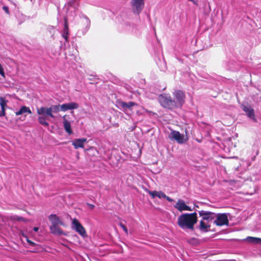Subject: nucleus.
Segmentation results:
<instances>
[{
    "mask_svg": "<svg viewBox=\"0 0 261 261\" xmlns=\"http://www.w3.org/2000/svg\"><path fill=\"white\" fill-rule=\"evenodd\" d=\"M87 142L86 138L76 139L72 142V145L75 149L84 148V144Z\"/></svg>",
    "mask_w": 261,
    "mask_h": 261,
    "instance_id": "nucleus-13",
    "label": "nucleus"
},
{
    "mask_svg": "<svg viewBox=\"0 0 261 261\" xmlns=\"http://www.w3.org/2000/svg\"><path fill=\"white\" fill-rule=\"evenodd\" d=\"M198 213L199 216L202 217L201 220H205L207 221V222L211 221L212 220L214 219L215 217V214L210 211L201 210L199 211Z\"/></svg>",
    "mask_w": 261,
    "mask_h": 261,
    "instance_id": "nucleus-8",
    "label": "nucleus"
},
{
    "mask_svg": "<svg viewBox=\"0 0 261 261\" xmlns=\"http://www.w3.org/2000/svg\"><path fill=\"white\" fill-rule=\"evenodd\" d=\"M48 219L51 224L64 225V223L55 214H51L48 216Z\"/></svg>",
    "mask_w": 261,
    "mask_h": 261,
    "instance_id": "nucleus-14",
    "label": "nucleus"
},
{
    "mask_svg": "<svg viewBox=\"0 0 261 261\" xmlns=\"http://www.w3.org/2000/svg\"><path fill=\"white\" fill-rule=\"evenodd\" d=\"M190 2H192L194 5H198V1L197 0H188Z\"/></svg>",
    "mask_w": 261,
    "mask_h": 261,
    "instance_id": "nucleus-33",
    "label": "nucleus"
},
{
    "mask_svg": "<svg viewBox=\"0 0 261 261\" xmlns=\"http://www.w3.org/2000/svg\"><path fill=\"white\" fill-rule=\"evenodd\" d=\"M49 117V116H46L44 115H41V116H39L38 119L39 123L44 126H46V127L48 126L49 124L46 121V120L47 119L48 117Z\"/></svg>",
    "mask_w": 261,
    "mask_h": 261,
    "instance_id": "nucleus-20",
    "label": "nucleus"
},
{
    "mask_svg": "<svg viewBox=\"0 0 261 261\" xmlns=\"http://www.w3.org/2000/svg\"><path fill=\"white\" fill-rule=\"evenodd\" d=\"M210 228V225H207L203 220L200 221L199 229L200 230L207 232Z\"/></svg>",
    "mask_w": 261,
    "mask_h": 261,
    "instance_id": "nucleus-21",
    "label": "nucleus"
},
{
    "mask_svg": "<svg viewBox=\"0 0 261 261\" xmlns=\"http://www.w3.org/2000/svg\"><path fill=\"white\" fill-rule=\"evenodd\" d=\"M63 125L65 129V130L69 134H71L72 133V131L71 128V125L70 122L69 121V115H65L63 117Z\"/></svg>",
    "mask_w": 261,
    "mask_h": 261,
    "instance_id": "nucleus-12",
    "label": "nucleus"
},
{
    "mask_svg": "<svg viewBox=\"0 0 261 261\" xmlns=\"http://www.w3.org/2000/svg\"><path fill=\"white\" fill-rule=\"evenodd\" d=\"M174 101L177 108H181L185 102L186 96L181 90H176L173 93Z\"/></svg>",
    "mask_w": 261,
    "mask_h": 261,
    "instance_id": "nucleus-4",
    "label": "nucleus"
},
{
    "mask_svg": "<svg viewBox=\"0 0 261 261\" xmlns=\"http://www.w3.org/2000/svg\"><path fill=\"white\" fill-rule=\"evenodd\" d=\"M131 4L134 13L139 15L144 7V0H132Z\"/></svg>",
    "mask_w": 261,
    "mask_h": 261,
    "instance_id": "nucleus-6",
    "label": "nucleus"
},
{
    "mask_svg": "<svg viewBox=\"0 0 261 261\" xmlns=\"http://www.w3.org/2000/svg\"><path fill=\"white\" fill-rule=\"evenodd\" d=\"M0 74L3 77H5V72L4 70V68L1 64H0Z\"/></svg>",
    "mask_w": 261,
    "mask_h": 261,
    "instance_id": "nucleus-28",
    "label": "nucleus"
},
{
    "mask_svg": "<svg viewBox=\"0 0 261 261\" xmlns=\"http://www.w3.org/2000/svg\"><path fill=\"white\" fill-rule=\"evenodd\" d=\"M31 252H37V250H34L31 251Z\"/></svg>",
    "mask_w": 261,
    "mask_h": 261,
    "instance_id": "nucleus-37",
    "label": "nucleus"
},
{
    "mask_svg": "<svg viewBox=\"0 0 261 261\" xmlns=\"http://www.w3.org/2000/svg\"><path fill=\"white\" fill-rule=\"evenodd\" d=\"M147 192L148 194H149L152 196V198H154L155 196H157L158 191H151L148 190Z\"/></svg>",
    "mask_w": 261,
    "mask_h": 261,
    "instance_id": "nucleus-24",
    "label": "nucleus"
},
{
    "mask_svg": "<svg viewBox=\"0 0 261 261\" xmlns=\"http://www.w3.org/2000/svg\"><path fill=\"white\" fill-rule=\"evenodd\" d=\"M159 198H165L166 197V194L162 191H158L157 196Z\"/></svg>",
    "mask_w": 261,
    "mask_h": 261,
    "instance_id": "nucleus-25",
    "label": "nucleus"
},
{
    "mask_svg": "<svg viewBox=\"0 0 261 261\" xmlns=\"http://www.w3.org/2000/svg\"><path fill=\"white\" fill-rule=\"evenodd\" d=\"M68 35H66L65 33H64L63 35V37H64L65 38V40L66 41L68 40Z\"/></svg>",
    "mask_w": 261,
    "mask_h": 261,
    "instance_id": "nucleus-35",
    "label": "nucleus"
},
{
    "mask_svg": "<svg viewBox=\"0 0 261 261\" xmlns=\"http://www.w3.org/2000/svg\"><path fill=\"white\" fill-rule=\"evenodd\" d=\"M136 105L137 104L133 101H129L127 103L125 102H121L120 103L121 107L123 108L125 112H127L128 110H131L133 106Z\"/></svg>",
    "mask_w": 261,
    "mask_h": 261,
    "instance_id": "nucleus-16",
    "label": "nucleus"
},
{
    "mask_svg": "<svg viewBox=\"0 0 261 261\" xmlns=\"http://www.w3.org/2000/svg\"><path fill=\"white\" fill-rule=\"evenodd\" d=\"M3 10L7 13H9V8L8 7H6V6H4L3 7Z\"/></svg>",
    "mask_w": 261,
    "mask_h": 261,
    "instance_id": "nucleus-31",
    "label": "nucleus"
},
{
    "mask_svg": "<svg viewBox=\"0 0 261 261\" xmlns=\"http://www.w3.org/2000/svg\"><path fill=\"white\" fill-rule=\"evenodd\" d=\"M120 226L122 228V229L124 230L125 233L127 234H128V230L126 227L122 223H120L119 224Z\"/></svg>",
    "mask_w": 261,
    "mask_h": 261,
    "instance_id": "nucleus-27",
    "label": "nucleus"
},
{
    "mask_svg": "<svg viewBox=\"0 0 261 261\" xmlns=\"http://www.w3.org/2000/svg\"><path fill=\"white\" fill-rule=\"evenodd\" d=\"M60 106L51 105L49 108L42 107L37 109V113L39 115H44L54 118L55 116L53 113H57L61 111Z\"/></svg>",
    "mask_w": 261,
    "mask_h": 261,
    "instance_id": "nucleus-3",
    "label": "nucleus"
},
{
    "mask_svg": "<svg viewBox=\"0 0 261 261\" xmlns=\"http://www.w3.org/2000/svg\"><path fill=\"white\" fill-rule=\"evenodd\" d=\"M25 238H26V241L30 245H32V246H39V245H37L35 243H34V242L32 241L31 240H29L28 239V238L27 237V236H25Z\"/></svg>",
    "mask_w": 261,
    "mask_h": 261,
    "instance_id": "nucleus-26",
    "label": "nucleus"
},
{
    "mask_svg": "<svg viewBox=\"0 0 261 261\" xmlns=\"http://www.w3.org/2000/svg\"><path fill=\"white\" fill-rule=\"evenodd\" d=\"M64 33L66 34V35H69L68 24L67 21V18L66 17L64 18Z\"/></svg>",
    "mask_w": 261,
    "mask_h": 261,
    "instance_id": "nucleus-23",
    "label": "nucleus"
},
{
    "mask_svg": "<svg viewBox=\"0 0 261 261\" xmlns=\"http://www.w3.org/2000/svg\"><path fill=\"white\" fill-rule=\"evenodd\" d=\"M172 138L176 140L178 143L182 144L186 142L187 139L185 138L184 135H181L179 132L172 130L171 133Z\"/></svg>",
    "mask_w": 261,
    "mask_h": 261,
    "instance_id": "nucleus-10",
    "label": "nucleus"
},
{
    "mask_svg": "<svg viewBox=\"0 0 261 261\" xmlns=\"http://www.w3.org/2000/svg\"><path fill=\"white\" fill-rule=\"evenodd\" d=\"M6 109L1 108V111H0V117L4 116L6 114L5 112Z\"/></svg>",
    "mask_w": 261,
    "mask_h": 261,
    "instance_id": "nucleus-30",
    "label": "nucleus"
},
{
    "mask_svg": "<svg viewBox=\"0 0 261 261\" xmlns=\"http://www.w3.org/2000/svg\"><path fill=\"white\" fill-rule=\"evenodd\" d=\"M174 206L179 212L184 211H192L191 207L187 205L185 201L181 199H178Z\"/></svg>",
    "mask_w": 261,
    "mask_h": 261,
    "instance_id": "nucleus-9",
    "label": "nucleus"
},
{
    "mask_svg": "<svg viewBox=\"0 0 261 261\" xmlns=\"http://www.w3.org/2000/svg\"><path fill=\"white\" fill-rule=\"evenodd\" d=\"M165 198H166L169 202H172L173 200L172 199L167 196H166Z\"/></svg>",
    "mask_w": 261,
    "mask_h": 261,
    "instance_id": "nucleus-34",
    "label": "nucleus"
},
{
    "mask_svg": "<svg viewBox=\"0 0 261 261\" xmlns=\"http://www.w3.org/2000/svg\"><path fill=\"white\" fill-rule=\"evenodd\" d=\"M159 101L160 105L165 109L173 110L177 108L174 99L169 94H161L159 96Z\"/></svg>",
    "mask_w": 261,
    "mask_h": 261,
    "instance_id": "nucleus-2",
    "label": "nucleus"
},
{
    "mask_svg": "<svg viewBox=\"0 0 261 261\" xmlns=\"http://www.w3.org/2000/svg\"><path fill=\"white\" fill-rule=\"evenodd\" d=\"M243 110L245 112L248 116L250 118H254L255 117L254 110L250 106H243Z\"/></svg>",
    "mask_w": 261,
    "mask_h": 261,
    "instance_id": "nucleus-15",
    "label": "nucleus"
},
{
    "mask_svg": "<svg viewBox=\"0 0 261 261\" xmlns=\"http://www.w3.org/2000/svg\"><path fill=\"white\" fill-rule=\"evenodd\" d=\"M14 220H17V221H25V219L24 218H23V217H18V216H16L14 218Z\"/></svg>",
    "mask_w": 261,
    "mask_h": 261,
    "instance_id": "nucleus-29",
    "label": "nucleus"
},
{
    "mask_svg": "<svg viewBox=\"0 0 261 261\" xmlns=\"http://www.w3.org/2000/svg\"><path fill=\"white\" fill-rule=\"evenodd\" d=\"M72 227L82 237H85L87 236V233L85 228L76 218H74L72 220Z\"/></svg>",
    "mask_w": 261,
    "mask_h": 261,
    "instance_id": "nucleus-5",
    "label": "nucleus"
},
{
    "mask_svg": "<svg viewBox=\"0 0 261 261\" xmlns=\"http://www.w3.org/2000/svg\"><path fill=\"white\" fill-rule=\"evenodd\" d=\"M214 223L217 226L227 225L229 223L228 216L226 214H218Z\"/></svg>",
    "mask_w": 261,
    "mask_h": 261,
    "instance_id": "nucleus-7",
    "label": "nucleus"
},
{
    "mask_svg": "<svg viewBox=\"0 0 261 261\" xmlns=\"http://www.w3.org/2000/svg\"><path fill=\"white\" fill-rule=\"evenodd\" d=\"M197 221V215L196 212L184 213L177 218V224L182 229L193 230L194 225L196 224Z\"/></svg>",
    "mask_w": 261,
    "mask_h": 261,
    "instance_id": "nucleus-1",
    "label": "nucleus"
},
{
    "mask_svg": "<svg viewBox=\"0 0 261 261\" xmlns=\"http://www.w3.org/2000/svg\"><path fill=\"white\" fill-rule=\"evenodd\" d=\"M8 100L4 97H0V106L1 108L6 109L7 107Z\"/></svg>",
    "mask_w": 261,
    "mask_h": 261,
    "instance_id": "nucleus-22",
    "label": "nucleus"
},
{
    "mask_svg": "<svg viewBox=\"0 0 261 261\" xmlns=\"http://www.w3.org/2000/svg\"><path fill=\"white\" fill-rule=\"evenodd\" d=\"M38 229H39L38 227H34V228H33V230H34L35 231H38Z\"/></svg>",
    "mask_w": 261,
    "mask_h": 261,
    "instance_id": "nucleus-36",
    "label": "nucleus"
},
{
    "mask_svg": "<svg viewBox=\"0 0 261 261\" xmlns=\"http://www.w3.org/2000/svg\"><path fill=\"white\" fill-rule=\"evenodd\" d=\"M78 103L74 102L62 104L60 106L61 111H66L69 110H73L79 108Z\"/></svg>",
    "mask_w": 261,
    "mask_h": 261,
    "instance_id": "nucleus-11",
    "label": "nucleus"
},
{
    "mask_svg": "<svg viewBox=\"0 0 261 261\" xmlns=\"http://www.w3.org/2000/svg\"><path fill=\"white\" fill-rule=\"evenodd\" d=\"M59 225L51 224L49 226L51 232L53 234H63L62 230L58 227Z\"/></svg>",
    "mask_w": 261,
    "mask_h": 261,
    "instance_id": "nucleus-17",
    "label": "nucleus"
},
{
    "mask_svg": "<svg viewBox=\"0 0 261 261\" xmlns=\"http://www.w3.org/2000/svg\"><path fill=\"white\" fill-rule=\"evenodd\" d=\"M246 240L252 244H261V239L259 238L252 237H248L246 238Z\"/></svg>",
    "mask_w": 261,
    "mask_h": 261,
    "instance_id": "nucleus-19",
    "label": "nucleus"
},
{
    "mask_svg": "<svg viewBox=\"0 0 261 261\" xmlns=\"http://www.w3.org/2000/svg\"><path fill=\"white\" fill-rule=\"evenodd\" d=\"M27 113L29 114L32 113V111L30 108L26 106H22L20 110L15 113V114L16 116H18Z\"/></svg>",
    "mask_w": 261,
    "mask_h": 261,
    "instance_id": "nucleus-18",
    "label": "nucleus"
},
{
    "mask_svg": "<svg viewBox=\"0 0 261 261\" xmlns=\"http://www.w3.org/2000/svg\"><path fill=\"white\" fill-rule=\"evenodd\" d=\"M87 204L89 206L90 209L93 210L95 207V205L92 204L87 203Z\"/></svg>",
    "mask_w": 261,
    "mask_h": 261,
    "instance_id": "nucleus-32",
    "label": "nucleus"
}]
</instances>
